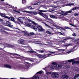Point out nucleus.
Here are the masks:
<instances>
[{"instance_id":"nucleus-1","label":"nucleus","mask_w":79,"mask_h":79,"mask_svg":"<svg viewBox=\"0 0 79 79\" xmlns=\"http://www.w3.org/2000/svg\"><path fill=\"white\" fill-rule=\"evenodd\" d=\"M38 10L39 11H40L38 13L36 11H30V13L29 14H31V15H37V14H39L40 16H41L44 18H45V17L46 18H47L48 17V16H47V15L44 14L43 13L41 12H44L45 13H46V12H47V11H48L47 10Z\"/></svg>"},{"instance_id":"nucleus-2","label":"nucleus","mask_w":79,"mask_h":79,"mask_svg":"<svg viewBox=\"0 0 79 79\" xmlns=\"http://www.w3.org/2000/svg\"><path fill=\"white\" fill-rule=\"evenodd\" d=\"M63 65L60 64H58L56 62H53L52 63V65H49L48 66L49 68H50L51 69H55L56 70L57 69H61Z\"/></svg>"},{"instance_id":"nucleus-3","label":"nucleus","mask_w":79,"mask_h":79,"mask_svg":"<svg viewBox=\"0 0 79 79\" xmlns=\"http://www.w3.org/2000/svg\"><path fill=\"white\" fill-rule=\"evenodd\" d=\"M37 29L39 32H45V29H43L41 26L38 25V24L35 23V27L33 28V29H34L35 31H37Z\"/></svg>"},{"instance_id":"nucleus-4","label":"nucleus","mask_w":79,"mask_h":79,"mask_svg":"<svg viewBox=\"0 0 79 79\" xmlns=\"http://www.w3.org/2000/svg\"><path fill=\"white\" fill-rule=\"evenodd\" d=\"M67 62H69V63H71L73 62L72 64H73V63H74V64H79V61H74V60L73 59H71L70 60H69L67 61H64L63 62V63L64 64H66L67 63Z\"/></svg>"},{"instance_id":"nucleus-5","label":"nucleus","mask_w":79,"mask_h":79,"mask_svg":"<svg viewBox=\"0 0 79 79\" xmlns=\"http://www.w3.org/2000/svg\"><path fill=\"white\" fill-rule=\"evenodd\" d=\"M51 77L52 78H58L60 77V75L57 72H53L51 74Z\"/></svg>"},{"instance_id":"nucleus-6","label":"nucleus","mask_w":79,"mask_h":79,"mask_svg":"<svg viewBox=\"0 0 79 79\" xmlns=\"http://www.w3.org/2000/svg\"><path fill=\"white\" fill-rule=\"evenodd\" d=\"M35 24V22H34L31 23H27L26 25V26L28 27H30V26H31V27H33L32 28L34 29V27Z\"/></svg>"},{"instance_id":"nucleus-7","label":"nucleus","mask_w":79,"mask_h":79,"mask_svg":"<svg viewBox=\"0 0 79 79\" xmlns=\"http://www.w3.org/2000/svg\"><path fill=\"white\" fill-rule=\"evenodd\" d=\"M69 78V75H64L60 77V79H68Z\"/></svg>"},{"instance_id":"nucleus-8","label":"nucleus","mask_w":79,"mask_h":79,"mask_svg":"<svg viewBox=\"0 0 79 79\" xmlns=\"http://www.w3.org/2000/svg\"><path fill=\"white\" fill-rule=\"evenodd\" d=\"M17 20L20 23H23V20H24V17H19V18L17 19Z\"/></svg>"},{"instance_id":"nucleus-9","label":"nucleus","mask_w":79,"mask_h":79,"mask_svg":"<svg viewBox=\"0 0 79 79\" xmlns=\"http://www.w3.org/2000/svg\"><path fill=\"white\" fill-rule=\"evenodd\" d=\"M4 44L7 45V47H8V48H15V46L6 43H4Z\"/></svg>"},{"instance_id":"nucleus-10","label":"nucleus","mask_w":79,"mask_h":79,"mask_svg":"<svg viewBox=\"0 0 79 79\" xmlns=\"http://www.w3.org/2000/svg\"><path fill=\"white\" fill-rule=\"evenodd\" d=\"M6 24H8L7 26H8V27H11V28L12 27V26H13V25H11V23L10 22L7 21L6 22Z\"/></svg>"},{"instance_id":"nucleus-11","label":"nucleus","mask_w":79,"mask_h":79,"mask_svg":"<svg viewBox=\"0 0 79 79\" xmlns=\"http://www.w3.org/2000/svg\"><path fill=\"white\" fill-rule=\"evenodd\" d=\"M2 17H4L5 18H7V19H10L11 18L10 17H8L7 16H5V14H2V15H1Z\"/></svg>"},{"instance_id":"nucleus-12","label":"nucleus","mask_w":79,"mask_h":79,"mask_svg":"<svg viewBox=\"0 0 79 79\" xmlns=\"http://www.w3.org/2000/svg\"><path fill=\"white\" fill-rule=\"evenodd\" d=\"M23 32L25 33L24 35L26 37H29V36H30V35H29V34L27 33V31H23Z\"/></svg>"},{"instance_id":"nucleus-13","label":"nucleus","mask_w":79,"mask_h":79,"mask_svg":"<svg viewBox=\"0 0 79 79\" xmlns=\"http://www.w3.org/2000/svg\"><path fill=\"white\" fill-rule=\"evenodd\" d=\"M4 67H5V68H9V69H11L12 68L11 66V65L8 64L4 65Z\"/></svg>"},{"instance_id":"nucleus-14","label":"nucleus","mask_w":79,"mask_h":79,"mask_svg":"<svg viewBox=\"0 0 79 79\" xmlns=\"http://www.w3.org/2000/svg\"><path fill=\"white\" fill-rule=\"evenodd\" d=\"M61 12H59L58 13V14H59V15H64V16H66L67 15V13H66V12L65 13H64V12H63V11H61Z\"/></svg>"},{"instance_id":"nucleus-15","label":"nucleus","mask_w":79,"mask_h":79,"mask_svg":"<svg viewBox=\"0 0 79 79\" xmlns=\"http://www.w3.org/2000/svg\"><path fill=\"white\" fill-rule=\"evenodd\" d=\"M74 79H79V74H76L74 77Z\"/></svg>"},{"instance_id":"nucleus-16","label":"nucleus","mask_w":79,"mask_h":79,"mask_svg":"<svg viewBox=\"0 0 79 79\" xmlns=\"http://www.w3.org/2000/svg\"><path fill=\"white\" fill-rule=\"evenodd\" d=\"M50 16L51 18H53V19H57V17H55V15H50Z\"/></svg>"},{"instance_id":"nucleus-17","label":"nucleus","mask_w":79,"mask_h":79,"mask_svg":"<svg viewBox=\"0 0 79 79\" xmlns=\"http://www.w3.org/2000/svg\"><path fill=\"white\" fill-rule=\"evenodd\" d=\"M44 24L46 27H48V28H50L51 29H52V27H50V26L48 25V24H47L46 23H44Z\"/></svg>"},{"instance_id":"nucleus-18","label":"nucleus","mask_w":79,"mask_h":79,"mask_svg":"<svg viewBox=\"0 0 79 79\" xmlns=\"http://www.w3.org/2000/svg\"><path fill=\"white\" fill-rule=\"evenodd\" d=\"M20 42L21 44H23L24 43V40L21 39L20 40Z\"/></svg>"},{"instance_id":"nucleus-19","label":"nucleus","mask_w":79,"mask_h":79,"mask_svg":"<svg viewBox=\"0 0 79 79\" xmlns=\"http://www.w3.org/2000/svg\"><path fill=\"white\" fill-rule=\"evenodd\" d=\"M77 9H79V6L75 7L73 8V9H72V10L74 11V10H77Z\"/></svg>"},{"instance_id":"nucleus-20","label":"nucleus","mask_w":79,"mask_h":79,"mask_svg":"<svg viewBox=\"0 0 79 79\" xmlns=\"http://www.w3.org/2000/svg\"><path fill=\"white\" fill-rule=\"evenodd\" d=\"M26 53H36L33 51H28L27 52H26Z\"/></svg>"},{"instance_id":"nucleus-21","label":"nucleus","mask_w":79,"mask_h":79,"mask_svg":"<svg viewBox=\"0 0 79 79\" xmlns=\"http://www.w3.org/2000/svg\"><path fill=\"white\" fill-rule=\"evenodd\" d=\"M72 10H72V9H71L70 10L66 12V13H67V14H69V13H71L72 12Z\"/></svg>"},{"instance_id":"nucleus-22","label":"nucleus","mask_w":79,"mask_h":79,"mask_svg":"<svg viewBox=\"0 0 79 79\" xmlns=\"http://www.w3.org/2000/svg\"><path fill=\"white\" fill-rule=\"evenodd\" d=\"M29 35H30V36H31V35H34V33L33 32H31L30 33Z\"/></svg>"},{"instance_id":"nucleus-23","label":"nucleus","mask_w":79,"mask_h":79,"mask_svg":"<svg viewBox=\"0 0 79 79\" xmlns=\"http://www.w3.org/2000/svg\"><path fill=\"white\" fill-rule=\"evenodd\" d=\"M64 46H69V45H71V44H65L64 45Z\"/></svg>"},{"instance_id":"nucleus-24","label":"nucleus","mask_w":79,"mask_h":79,"mask_svg":"<svg viewBox=\"0 0 79 79\" xmlns=\"http://www.w3.org/2000/svg\"><path fill=\"white\" fill-rule=\"evenodd\" d=\"M64 29H70L71 28L70 27H64Z\"/></svg>"},{"instance_id":"nucleus-25","label":"nucleus","mask_w":79,"mask_h":79,"mask_svg":"<svg viewBox=\"0 0 79 79\" xmlns=\"http://www.w3.org/2000/svg\"><path fill=\"white\" fill-rule=\"evenodd\" d=\"M23 12H25V13H29V14L30 11H27V10H24L22 11Z\"/></svg>"},{"instance_id":"nucleus-26","label":"nucleus","mask_w":79,"mask_h":79,"mask_svg":"<svg viewBox=\"0 0 79 79\" xmlns=\"http://www.w3.org/2000/svg\"><path fill=\"white\" fill-rule=\"evenodd\" d=\"M40 5V2H38L37 3L34 4V5Z\"/></svg>"},{"instance_id":"nucleus-27","label":"nucleus","mask_w":79,"mask_h":79,"mask_svg":"<svg viewBox=\"0 0 79 79\" xmlns=\"http://www.w3.org/2000/svg\"><path fill=\"white\" fill-rule=\"evenodd\" d=\"M38 57H39V58H42V55L40 54H39L38 55H37Z\"/></svg>"},{"instance_id":"nucleus-28","label":"nucleus","mask_w":79,"mask_h":79,"mask_svg":"<svg viewBox=\"0 0 79 79\" xmlns=\"http://www.w3.org/2000/svg\"><path fill=\"white\" fill-rule=\"evenodd\" d=\"M66 39L68 40L69 39H72L73 38L71 37H68Z\"/></svg>"},{"instance_id":"nucleus-29","label":"nucleus","mask_w":79,"mask_h":79,"mask_svg":"<svg viewBox=\"0 0 79 79\" xmlns=\"http://www.w3.org/2000/svg\"><path fill=\"white\" fill-rule=\"evenodd\" d=\"M26 0H22V3L23 4H24V3H26Z\"/></svg>"},{"instance_id":"nucleus-30","label":"nucleus","mask_w":79,"mask_h":79,"mask_svg":"<svg viewBox=\"0 0 79 79\" xmlns=\"http://www.w3.org/2000/svg\"><path fill=\"white\" fill-rule=\"evenodd\" d=\"M59 33H60V35H63L64 32H63L61 31L60 32H59Z\"/></svg>"},{"instance_id":"nucleus-31","label":"nucleus","mask_w":79,"mask_h":79,"mask_svg":"<svg viewBox=\"0 0 79 79\" xmlns=\"http://www.w3.org/2000/svg\"><path fill=\"white\" fill-rule=\"evenodd\" d=\"M42 71H40L37 72L36 74H42Z\"/></svg>"},{"instance_id":"nucleus-32","label":"nucleus","mask_w":79,"mask_h":79,"mask_svg":"<svg viewBox=\"0 0 79 79\" xmlns=\"http://www.w3.org/2000/svg\"><path fill=\"white\" fill-rule=\"evenodd\" d=\"M10 18L12 21H13L14 22V21H15V18H14L11 17V18Z\"/></svg>"},{"instance_id":"nucleus-33","label":"nucleus","mask_w":79,"mask_h":79,"mask_svg":"<svg viewBox=\"0 0 79 79\" xmlns=\"http://www.w3.org/2000/svg\"><path fill=\"white\" fill-rule=\"evenodd\" d=\"M57 50H59V51H63V52H64V51H66V50L63 49H57Z\"/></svg>"},{"instance_id":"nucleus-34","label":"nucleus","mask_w":79,"mask_h":79,"mask_svg":"<svg viewBox=\"0 0 79 79\" xmlns=\"http://www.w3.org/2000/svg\"><path fill=\"white\" fill-rule=\"evenodd\" d=\"M0 45L1 46H3V45H4V44L0 43ZM2 48H0V50H2Z\"/></svg>"},{"instance_id":"nucleus-35","label":"nucleus","mask_w":79,"mask_h":79,"mask_svg":"<svg viewBox=\"0 0 79 79\" xmlns=\"http://www.w3.org/2000/svg\"><path fill=\"white\" fill-rule=\"evenodd\" d=\"M47 75H48L49 74H51V72H47L46 73Z\"/></svg>"},{"instance_id":"nucleus-36","label":"nucleus","mask_w":79,"mask_h":79,"mask_svg":"<svg viewBox=\"0 0 79 79\" xmlns=\"http://www.w3.org/2000/svg\"><path fill=\"white\" fill-rule=\"evenodd\" d=\"M48 52H49V53H51V54H53L54 53H55V52H52L51 51H49Z\"/></svg>"},{"instance_id":"nucleus-37","label":"nucleus","mask_w":79,"mask_h":79,"mask_svg":"<svg viewBox=\"0 0 79 79\" xmlns=\"http://www.w3.org/2000/svg\"><path fill=\"white\" fill-rule=\"evenodd\" d=\"M69 68V66L68 65H66L65 67V69H68V68Z\"/></svg>"},{"instance_id":"nucleus-38","label":"nucleus","mask_w":79,"mask_h":79,"mask_svg":"<svg viewBox=\"0 0 79 79\" xmlns=\"http://www.w3.org/2000/svg\"><path fill=\"white\" fill-rule=\"evenodd\" d=\"M73 52V50H72L70 51H69L68 52H67V53H71V52Z\"/></svg>"},{"instance_id":"nucleus-39","label":"nucleus","mask_w":79,"mask_h":79,"mask_svg":"<svg viewBox=\"0 0 79 79\" xmlns=\"http://www.w3.org/2000/svg\"><path fill=\"white\" fill-rule=\"evenodd\" d=\"M49 12H51V13H54L55 12V10H50Z\"/></svg>"},{"instance_id":"nucleus-40","label":"nucleus","mask_w":79,"mask_h":79,"mask_svg":"<svg viewBox=\"0 0 79 79\" xmlns=\"http://www.w3.org/2000/svg\"><path fill=\"white\" fill-rule=\"evenodd\" d=\"M46 33L47 34H52L51 32H50L48 31H46Z\"/></svg>"},{"instance_id":"nucleus-41","label":"nucleus","mask_w":79,"mask_h":79,"mask_svg":"<svg viewBox=\"0 0 79 79\" xmlns=\"http://www.w3.org/2000/svg\"><path fill=\"white\" fill-rule=\"evenodd\" d=\"M72 35H73V36H74V37H76V35H77V34L76 33H73L72 34Z\"/></svg>"},{"instance_id":"nucleus-42","label":"nucleus","mask_w":79,"mask_h":79,"mask_svg":"<svg viewBox=\"0 0 79 79\" xmlns=\"http://www.w3.org/2000/svg\"><path fill=\"white\" fill-rule=\"evenodd\" d=\"M14 11H15V12H16V13H20L19 11H17L15 10H14Z\"/></svg>"},{"instance_id":"nucleus-43","label":"nucleus","mask_w":79,"mask_h":79,"mask_svg":"<svg viewBox=\"0 0 79 79\" xmlns=\"http://www.w3.org/2000/svg\"><path fill=\"white\" fill-rule=\"evenodd\" d=\"M28 9H29V10H33L34 8H32L30 6L28 7Z\"/></svg>"},{"instance_id":"nucleus-44","label":"nucleus","mask_w":79,"mask_h":79,"mask_svg":"<svg viewBox=\"0 0 79 79\" xmlns=\"http://www.w3.org/2000/svg\"><path fill=\"white\" fill-rule=\"evenodd\" d=\"M39 52L40 53H44V51L42 50H40L39 51Z\"/></svg>"},{"instance_id":"nucleus-45","label":"nucleus","mask_w":79,"mask_h":79,"mask_svg":"<svg viewBox=\"0 0 79 79\" xmlns=\"http://www.w3.org/2000/svg\"><path fill=\"white\" fill-rule=\"evenodd\" d=\"M38 44L41 45V44H42V43L40 41H38Z\"/></svg>"},{"instance_id":"nucleus-46","label":"nucleus","mask_w":79,"mask_h":79,"mask_svg":"<svg viewBox=\"0 0 79 79\" xmlns=\"http://www.w3.org/2000/svg\"><path fill=\"white\" fill-rule=\"evenodd\" d=\"M47 1H50V0H45L44 1H43V2L44 3H45V2H47Z\"/></svg>"},{"instance_id":"nucleus-47","label":"nucleus","mask_w":79,"mask_h":79,"mask_svg":"<svg viewBox=\"0 0 79 79\" xmlns=\"http://www.w3.org/2000/svg\"><path fill=\"white\" fill-rule=\"evenodd\" d=\"M74 15L75 16H79V15L77 13H75Z\"/></svg>"},{"instance_id":"nucleus-48","label":"nucleus","mask_w":79,"mask_h":79,"mask_svg":"<svg viewBox=\"0 0 79 79\" xmlns=\"http://www.w3.org/2000/svg\"><path fill=\"white\" fill-rule=\"evenodd\" d=\"M60 2V1H56V2H53V3H58V2Z\"/></svg>"},{"instance_id":"nucleus-49","label":"nucleus","mask_w":79,"mask_h":79,"mask_svg":"<svg viewBox=\"0 0 79 79\" xmlns=\"http://www.w3.org/2000/svg\"><path fill=\"white\" fill-rule=\"evenodd\" d=\"M0 31L1 32H2V33H3V32H4V31H5L3 30H2V29H0Z\"/></svg>"},{"instance_id":"nucleus-50","label":"nucleus","mask_w":79,"mask_h":79,"mask_svg":"<svg viewBox=\"0 0 79 79\" xmlns=\"http://www.w3.org/2000/svg\"><path fill=\"white\" fill-rule=\"evenodd\" d=\"M4 33H5V34H8V33L6 31H4Z\"/></svg>"},{"instance_id":"nucleus-51","label":"nucleus","mask_w":79,"mask_h":79,"mask_svg":"<svg viewBox=\"0 0 79 79\" xmlns=\"http://www.w3.org/2000/svg\"><path fill=\"white\" fill-rule=\"evenodd\" d=\"M59 27L61 29H62V30H64V31H65V29L64 28H62L60 27Z\"/></svg>"},{"instance_id":"nucleus-52","label":"nucleus","mask_w":79,"mask_h":79,"mask_svg":"<svg viewBox=\"0 0 79 79\" xmlns=\"http://www.w3.org/2000/svg\"><path fill=\"white\" fill-rule=\"evenodd\" d=\"M6 31H12V30H11L9 29H7V28H6Z\"/></svg>"},{"instance_id":"nucleus-53","label":"nucleus","mask_w":79,"mask_h":79,"mask_svg":"<svg viewBox=\"0 0 79 79\" xmlns=\"http://www.w3.org/2000/svg\"><path fill=\"white\" fill-rule=\"evenodd\" d=\"M69 5H71L73 6L74 5V4L73 3H71L69 4Z\"/></svg>"},{"instance_id":"nucleus-54","label":"nucleus","mask_w":79,"mask_h":79,"mask_svg":"<svg viewBox=\"0 0 79 79\" xmlns=\"http://www.w3.org/2000/svg\"><path fill=\"white\" fill-rule=\"evenodd\" d=\"M0 21L1 22H3V20L2 19H0Z\"/></svg>"},{"instance_id":"nucleus-55","label":"nucleus","mask_w":79,"mask_h":79,"mask_svg":"<svg viewBox=\"0 0 79 79\" xmlns=\"http://www.w3.org/2000/svg\"><path fill=\"white\" fill-rule=\"evenodd\" d=\"M38 41H35V44H38Z\"/></svg>"},{"instance_id":"nucleus-56","label":"nucleus","mask_w":79,"mask_h":79,"mask_svg":"<svg viewBox=\"0 0 79 79\" xmlns=\"http://www.w3.org/2000/svg\"><path fill=\"white\" fill-rule=\"evenodd\" d=\"M72 26H73V27H77V26H76V25L74 24H73V25H72Z\"/></svg>"},{"instance_id":"nucleus-57","label":"nucleus","mask_w":79,"mask_h":79,"mask_svg":"<svg viewBox=\"0 0 79 79\" xmlns=\"http://www.w3.org/2000/svg\"><path fill=\"white\" fill-rule=\"evenodd\" d=\"M47 55L48 56H50V55H51L50 56H53L51 54H47Z\"/></svg>"},{"instance_id":"nucleus-58","label":"nucleus","mask_w":79,"mask_h":79,"mask_svg":"<svg viewBox=\"0 0 79 79\" xmlns=\"http://www.w3.org/2000/svg\"><path fill=\"white\" fill-rule=\"evenodd\" d=\"M13 55H17V56H20V55L17 54H15V53H13Z\"/></svg>"},{"instance_id":"nucleus-59","label":"nucleus","mask_w":79,"mask_h":79,"mask_svg":"<svg viewBox=\"0 0 79 79\" xmlns=\"http://www.w3.org/2000/svg\"><path fill=\"white\" fill-rule=\"evenodd\" d=\"M77 69H76V71H79V68H77Z\"/></svg>"},{"instance_id":"nucleus-60","label":"nucleus","mask_w":79,"mask_h":79,"mask_svg":"<svg viewBox=\"0 0 79 79\" xmlns=\"http://www.w3.org/2000/svg\"><path fill=\"white\" fill-rule=\"evenodd\" d=\"M41 45H48V44H45L44 43H43V44L41 43Z\"/></svg>"},{"instance_id":"nucleus-61","label":"nucleus","mask_w":79,"mask_h":79,"mask_svg":"<svg viewBox=\"0 0 79 79\" xmlns=\"http://www.w3.org/2000/svg\"><path fill=\"white\" fill-rule=\"evenodd\" d=\"M14 22H15V23H18V21H14Z\"/></svg>"},{"instance_id":"nucleus-62","label":"nucleus","mask_w":79,"mask_h":79,"mask_svg":"<svg viewBox=\"0 0 79 79\" xmlns=\"http://www.w3.org/2000/svg\"><path fill=\"white\" fill-rule=\"evenodd\" d=\"M66 40H67V39H64L63 40L64 42H66Z\"/></svg>"},{"instance_id":"nucleus-63","label":"nucleus","mask_w":79,"mask_h":79,"mask_svg":"<svg viewBox=\"0 0 79 79\" xmlns=\"http://www.w3.org/2000/svg\"><path fill=\"white\" fill-rule=\"evenodd\" d=\"M2 29H3L4 30H6V28H2Z\"/></svg>"},{"instance_id":"nucleus-64","label":"nucleus","mask_w":79,"mask_h":79,"mask_svg":"<svg viewBox=\"0 0 79 79\" xmlns=\"http://www.w3.org/2000/svg\"><path fill=\"white\" fill-rule=\"evenodd\" d=\"M29 61H32V62L33 61V60H31V59H30V60H29Z\"/></svg>"}]
</instances>
